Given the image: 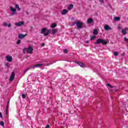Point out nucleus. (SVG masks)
Here are the masks:
<instances>
[{"instance_id": "nucleus-1", "label": "nucleus", "mask_w": 128, "mask_h": 128, "mask_svg": "<svg viewBox=\"0 0 128 128\" xmlns=\"http://www.w3.org/2000/svg\"><path fill=\"white\" fill-rule=\"evenodd\" d=\"M15 8H14L13 6H10V12L11 16H16V8L18 10H20V8L18 4H16Z\"/></svg>"}, {"instance_id": "nucleus-2", "label": "nucleus", "mask_w": 128, "mask_h": 128, "mask_svg": "<svg viewBox=\"0 0 128 128\" xmlns=\"http://www.w3.org/2000/svg\"><path fill=\"white\" fill-rule=\"evenodd\" d=\"M102 44L106 45L108 44V42L100 38L97 40L96 42L94 43V44Z\"/></svg>"}, {"instance_id": "nucleus-3", "label": "nucleus", "mask_w": 128, "mask_h": 128, "mask_svg": "<svg viewBox=\"0 0 128 128\" xmlns=\"http://www.w3.org/2000/svg\"><path fill=\"white\" fill-rule=\"evenodd\" d=\"M32 50H34V48L32 46H29L28 48H24L23 50V52H27L28 54H32Z\"/></svg>"}, {"instance_id": "nucleus-4", "label": "nucleus", "mask_w": 128, "mask_h": 128, "mask_svg": "<svg viewBox=\"0 0 128 128\" xmlns=\"http://www.w3.org/2000/svg\"><path fill=\"white\" fill-rule=\"evenodd\" d=\"M74 24H76L78 29H80L82 28V24H84L82 22L76 21L73 24V26H74Z\"/></svg>"}, {"instance_id": "nucleus-5", "label": "nucleus", "mask_w": 128, "mask_h": 128, "mask_svg": "<svg viewBox=\"0 0 128 128\" xmlns=\"http://www.w3.org/2000/svg\"><path fill=\"white\" fill-rule=\"evenodd\" d=\"M41 34H43L45 36H48V34H50V30H46V28H43L41 31Z\"/></svg>"}, {"instance_id": "nucleus-6", "label": "nucleus", "mask_w": 128, "mask_h": 128, "mask_svg": "<svg viewBox=\"0 0 128 128\" xmlns=\"http://www.w3.org/2000/svg\"><path fill=\"white\" fill-rule=\"evenodd\" d=\"M128 32V28H125L122 29V34H124V36H126V34Z\"/></svg>"}, {"instance_id": "nucleus-7", "label": "nucleus", "mask_w": 128, "mask_h": 128, "mask_svg": "<svg viewBox=\"0 0 128 128\" xmlns=\"http://www.w3.org/2000/svg\"><path fill=\"white\" fill-rule=\"evenodd\" d=\"M14 76H16V75L14 74V72H12L11 74V76L9 80H10V82H12V80H14Z\"/></svg>"}, {"instance_id": "nucleus-8", "label": "nucleus", "mask_w": 128, "mask_h": 128, "mask_svg": "<svg viewBox=\"0 0 128 128\" xmlns=\"http://www.w3.org/2000/svg\"><path fill=\"white\" fill-rule=\"evenodd\" d=\"M44 66L42 64H37L34 65L32 66L31 67V68H40V66Z\"/></svg>"}, {"instance_id": "nucleus-9", "label": "nucleus", "mask_w": 128, "mask_h": 128, "mask_svg": "<svg viewBox=\"0 0 128 128\" xmlns=\"http://www.w3.org/2000/svg\"><path fill=\"white\" fill-rule=\"evenodd\" d=\"M6 60H7L9 62H12V57L11 56H10L9 55H7L6 56Z\"/></svg>"}, {"instance_id": "nucleus-10", "label": "nucleus", "mask_w": 128, "mask_h": 128, "mask_svg": "<svg viewBox=\"0 0 128 128\" xmlns=\"http://www.w3.org/2000/svg\"><path fill=\"white\" fill-rule=\"evenodd\" d=\"M28 36V34H19L18 36V38H20V40H22V38H26Z\"/></svg>"}, {"instance_id": "nucleus-11", "label": "nucleus", "mask_w": 128, "mask_h": 128, "mask_svg": "<svg viewBox=\"0 0 128 128\" xmlns=\"http://www.w3.org/2000/svg\"><path fill=\"white\" fill-rule=\"evenodd\" d=\"M24 24V22H20L15 23V26H22Z\"/></svg>"}, {"instance_id": "nucleus-12", "label": "nucleus", "mask_w": 128, "mask_h": 128, "mask_svg": "<svg viewBox=\"0 0 128 128\" xmlns=\"http://www.w3.org/2000/svg\"><path fill=\"white\" fill-rule=\"evenodd\" d=\"M104 28L105 30H112V28L109 26L108 25L106 24L104 26Z\"/></svg>"}, {"instance_id": "nucleus-13", "label": "nucleus", "mask_w": 128, "mask_h": 128, "mask_svg": "<svg viewBox=\"0 0 128 128\" xmlns=\"http://www.w3.org/2000/svg\"><path fill=\"white\" fill-rule=\"evenodd\" d=\"M68 11L67 10L64 9L63 10L62 12H61V14H62L63 16H64L66 14H68Z\"/></svg>"}, {"instance_id": "nucleus-14", "label": "nucleus", "mask_w": 128, "mask_h": 128, "mask_svg": "<svg viewBox=\"0 0 128 128\" xmlns=\"http://www.w3.org/2000/svg\"><path fill=\"white\" fill-rule=\"evenodd\" d=\"M76 64H78V66H80L81 68H84V64L80 62H75Z\"/></svg>"}, {"instance_id": "nucleus-15", "label": "nucleus", "mask_w": 128, "mask_h": 128, "mask_svg": "<svg viewBox=\"0 0 128 128\" xmlns=\"http://www.w3.org/2000/svg\"><path fill=\"white\" fill-rule=\"evenodd\" d=\"M9 106H10V101H8V103H7L6 108V114H8V111Z\"/></svg>"}, {"instance_id": "nucleus-16", "label": "nucleus", "mask_w": 128, "mask_h": 128, "mask_svg": "<svg viewBox=\"0 0 128 128\" xmlns=\"http://www.w3.org/2000/svg\"><path fill=\"white\" fill-rule=\"evenodd\" d=\"M94 22V19L92 18H90L87 20V22L88 24H92Z\"/></svg>"}, {"instance_id": "nucleus-17", "label": "nucleus", "mask_w": 128, "mask_h": 128, "mask_svg": "<svg viewBox=\"0 0 128 128\" xmlns=\"http://www.w3.org/2000/svg\"><path fill=\"white\" fill-rule=\"evenodd\" d=\"M58 32V30L56 29H53L52 30V34H56Z\"/></svg>"}, {"instance_id": "nucleus-18", "label": "nucleus", "mask_w": 128, "mask_h": 128, "mask_svg": "<svg viewBox=\"0 0 128 128\" xmlns=\"http://www.w3.org/2000/svg\"><path fill=\"white\" fill-rule=\"evenodd\" d=\"M72 8H74V4H70V5L68 7V10H72Z\"/></svg>"}, {"instance_id": "nucleus-19", "label": "nucleus", "mask_w": 128, "mask_h": 128, "mask_svg": "<svg viewBox=\"0 0 128 128\" xmlns=\"http://www.w3.org/2000/svg\"><path fill=\"white\" fill-rule=\"evenodd\" d=\"M93 34H94L95 36H96L97 34H98V30L94 29V30H93Z\"/></svg>"}, {"instance_id": "nucleus-20", "label": "nucleus", "mask_w": 128, "mask_h": 128, "mask_svg": "<svg viewBox=\"0 0 128 128\" xmlns=\"http://www.w3.org/2000/svg\"><path fill=\"white\" fill-rule=\"evenodd\" d=\"M56 23H53L50 26V28H56Z\"/></svg>"}, {"instance_id": "nucleus-21", "label": "nucleus", "mask_w": 128, "mask_h": 128, "mask_svg": "<svg viewBox=\"0 0 128 128\" xmlns=\"http://www.w3.org/2000/svg\"><path fill=\"white\" fill-rule=\"evenodd\" d=\"M120 20V17H115L114 18V20L116 22H118V20Z\"/></svg>"}, {"instance_id": "nucleus-22", "label": "nucleus", "mask_w": 128, "mask_h": 128, "mask_svg": "<svg viewBox=\"0 0 128 128\" xmlns=\"http://www.w3.org/2000/svg\"><path fill=\"white\" fill-rule=\"evenodd\" d=\"M0 126H4V122L2 121L1 122H0Z\"/></svg>"}, {"instance_id": "nucleus-23", "label": "nucleus", "mask_w": 128, "mask_h": 128, "mask_svg": "<svg viewBox=\"0 0 128 128\" xmlns=\"http://www.w3.org/2000/svg\"><path fill=\"white\" fill-rule=\"evenodd\" d=\"M96 36H91L90 40H96Z\"/></svg>"}, {"instance_id": "nucleus-24", "label": "nucleus", "mask_w": 128, "mask_h": 128, "mask_svg": "<svg viewBox=\"0 0 128 128\" xmlns=\"http://www.w3.org/2000/svg\"><path fill=\"white\" fill-rule=\"evenodd\" d=\"M3 26H8V23L6 22H4L2 24Z\"/></svg>"}, {"instance_id": "nucleus-25", "label": "nucleus", "mask_w": 128, "mask_h": 128, "mask_svg": "<svg viewBox=\"0 0 128 128\" xmlns=\"http://www.w3.org/2000/svg\"><path fill=\"white\" fill-rule=\"evenodd\" d=\"M114 56H118V52H114Z\"/></svg>"}, {"instance_id": "nucleus-26", "label": "nucleus", "mask_w": 128, "mask_h": 128, "mask_svg": "<svg viewBox=\"0 0 128 128\" xmlns=\"http://www.w3.org/2000/svg\"><path fill=\"white\" fill-rule=\"evenodd\" d=\"M64 54H67V52H68V50H66V49H64Z\"/></svg>"}, {"instance_id": "nucleus-27", "label": "nucleus", "mask_w": 128, "mask_h": 128, "mask_svg": "<svg viewBox=\"0 0 128 128\" xmlns=\"http://www.w3.org/2000/svg\"><path fill=\"white\" fill-rule=\"evenodd\" d=\"M99 2L101 3V4H104V0H99Z\"/></svg>"}, {"instance_id": "nucleus-28", "label": "nucleus", "mask_w": 128, "mask_h": 128, "mask_svg": "<svg viewBox=\"0 0 128 128\" xmlns=\"http://www.w3.org/2000/svg\"><path fill=\"white\" fill-rule=\"evenodd\" d=\"M124 40L125 42H128V38H126V37H125V38H124Z\"/></svg>"}, {"instance_id": "nucleus-29", "label": "nucleus", "mask_w": 128, "mask_h": 128, "mask_svg": "<svg viewBox=\"0 0 128 128\" xmlns=\"http://www.w3.org/2000/svg\"><path fill=\"white\" fill-rule=\"evenodd\" d=\"M30 68H28L25 72H24V74H26V72H28V70H30Z\"/></svg>"}, {"instance_id": "nucleus-30", "label": "nucleus", "mask_w": 128, "mask_h": 128, "mask_svg": "<svg viewBox=\"0 0 128 128\" xmlns=\"http://www.w3.org/2000/svg\"><path fill=\"white\" fill-rule=\"evenodd\" d=\"M20 40H18V41H17V44H20Z\"/></svg>"}, {"instance_id": "nucleus-31", "label": "nucleus", "mask_w": 128, "mask_h": 128, "mask_svg": "<svg viewBox=\"0 0 128 128\" xmlns=\"http://www.w3.org/2000/svg\"><path fill=\"white\" fill-rule=\"evenodd\" d=\"M22 98H26V95L24 94H22Z\"/></svg>"}, {"instance_id": "nucleus-32", "label": "nucleus", "mask_w": 128, "mask_h": 128, "mask_svg": "<svg viewBox=\"0 0 128 128\" xmlns=\"http://www.w3.org/2000/svg\"><path fill=\"white\" fill-rule=\"evenodd\" d=\"M107 86H110V88H112V86L110 84H107Z\"/></svg>"}, {"instance_id": "nucleus-33", "label": "nucleus", "mask_w": 128, "mask_h": 128, "mask_svg": "<svg viewBox=\"0 0 128 128\" xmlns=\"http://www.w3.org/2000/svg\"><path fill=\"white\" fill-rule=\"evenodd\" d=\"M8 28H10V26H12V24H8L7 25Z\"/></svg>"}, {"instance_id": "nucleus-34", "label": "nucleus", "mask_w": 128, "mask_h": 128, "mask_svg": "<svg viewBox=\"0 0 128 128\" xmlns=\"http://www.w3.org/2000/svg\"><path fill=\"white\" fill-rule=\"evenodd\" d=\"M5 66H10V64H8V63H6V64H5Z\"/></svg>"}, {"instance_id": "nucleus-35", "label": "nucleus", "mask_w": 128, "mask_h": 128, "mask_svg": "<svg viewBox=\"0 0 128 128\" xmlns=\"http://www.w3.org/2000/svg\"><path fill=\"white\" fill-rule=\"evenodd\" d=\"M0 118H2V112H0Z\"/></svg>"}, {"instance_id": "nucleus-36", "label": "nucleus", "mask_w": 128, "mask_h": 128, "mask_svg": "<svg viewBox=\"0 0 128 128\" xmlns=\"http://www.w3.org/2000/svg\"><path fill=\"white\" fill-rule=\"evenodd\" d=\"M122 26H118V30H122Z\"/></svg>"}, {"instance_id": "nucleus-37", "label": "nucleus", "mask_w": 128, "mask_h": 128, "mask_svg": "<svg viewBox=\"0 0 128 128\" xmlns=\"http://www.w3.org/2000/svg\"><path fill=\"white\" fill-rule=\"evenodd\" d=\"M42 46H46V44L44 43H42Z\"/></svg>"}, {"instance_id": "nucleus-38", "label": "nucleus", "mask_w": 128, "mask_h": 128, "mask_svg": "<svg viewBox=\"0 0 128 128\" xmlns=\"http://www.w3.org/2000/svg\"><path fill=\"white\" fill-rule=\"evenodd\" d=\"M46 128H50V125H46Z\"/></svg>"}, {"instance_id": "nucleus-39", "label": "nucleus", "mask_w": 128, "mask_h": 128, "mask_svg": "<svg viewBox=\"0 0 128 128\" xmlns=\"http://www.w3.org/2000/svg\"><path fill=\"white\" fill-rule=\"evenodd\" d=\"M86 44H88V41H86Z\"/></svg>"}, {"instance_id": "nucleus-40", "label": "nucleus", "mask_w": 128, "mask_h": 128, "mask_svg": "<svg viewBox=\"0 0 128 128\" xmlns=\"http://www.w3.org/2000/svg\"><path fill=\"white\" fill-rule=\"evenodd\" d=\"M116 92H118V90H115Z\"/></svg>"}]
</instances>
